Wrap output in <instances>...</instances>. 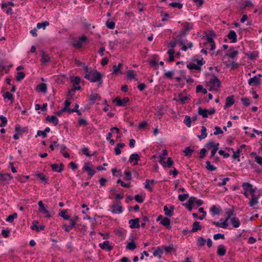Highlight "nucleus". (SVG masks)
<instances>
[{
	"mask_svg": "<svg viewBox=\"0 0 262 262\" xmlns=\"http://www.w3.org/2000/svg\"><path fill=\"white\" fill-rule=\"evenodd\" d=\"M84 78L92 82H98L99 85L103 83L102 75L96 70H91L89 74L84 75Z\"/></svg>",
	"mask_w": 262,
	"mask_h": 262,
	"instance_id": "1",
	"label": "nucleus"
},
{
	"mask_svg": "<svg viewBox=\"0 0 262 262\" xmlns=\"http://www.w3.org/2000/svg\"><path fill=\"white\" fill-rule=\"evenodd\" d=\"M209 83L212 85V88L209 89V91H211L212 90H216V88L221 87L220 80L214 75L212 76L210 79Z\"/></svg>",
	"mask_w": 262,
	"mask_h": 262,
	"instance_id": "2",
	"label": "nucleus"
},
{
	"mask_svg": "<svg viewBox=\"0 0 262 262\" xmlns=\"http://www.w3.org/2000/svg\"><path fill=\"white\" fill-rule=\"evenodd\" d=\"M129 100V99L127 97H124L122 100L121 99L120 97H117L113 100V101L114 102H116L117 105L119 106H125Z\"/></svg>",
	"mask_w": 262,
	"mask_h": 262,
	"instance_id": "3",
	"label": "nucleus"
},
{
	"mask_svg": "<svg viewBox=\"0 0 262 262\" xmlns=\"http://www.w3.org/2000/svg\"><path fill=\"white\" fill-rule=\"evenodd\" d=\"M112 208V212L113 213H120L122 212V207L121 206V202L120 201L116 203H114L111 206Z\"/></svg>",
	"mask_w": 262,
	"mask_h": 262,
	"instance_id": "4",
	"label": "nucleus"
},
{
	"mask_svg": "<svg viewBox=\"0 0 262 262\" xmlns=\"http://www.w3.org/2000/svg\"><path fill=\"white\" fill-rule=\"evenodd\" d=\"M140 219L136 218L135 219H131L129 221V227L131 229L139 228L140 227Z\"/></svg>",
	"mask_w": 262,
	"mask_h": 262,
	"instance_id": "5",
	"label": "nucleus"
},
{
	"mask_svg": "<svg viewBox=\"0 0 262 262\" xmlns=\"http://www.w3.org/2000/svg\"><path fill=\"white\" fill-rule=\"evenodd\" d=\"M260 83L261 80L257 76H255L248 80V84L250 85L258 86Z\"/></svg>",
	"mask_w": 262,
	"mask_h": 262,
	"instance_id": "6",
	"label": "nucleus"
},
{
	"mask_svg": "<svg viewBox=\"0 0 262 262\" xmlns=\"http://www.w3.org/2000/svg\"><path fill=\"white\" fill-rule=\"evenodd\" d=\"M38 206H39V210L40 212L46 214L45 217H50L51 215L49 214V212L48 210H47L44 205L41 201H40L38 202Z\"/></svg>",
	"mask_w": 262,
	"mask_h": 262,
	"instance_id": "7",
	"label": "nucleus"
},
{
	"mask_svg": "<svg viewBox=\"0 0 262 262\" xmlns=\"http://www.w3.org/2000/svg\"><path fill=\"white\" fill-rule=\"evenodd\" d=\"M87 38L85 36H83L79 38V39L75 40L73 45L76 48H80L82 46L83 43L86 41Z\"/></svg>",
	"mask_w": 262,
	"mask_h": 262,
	"instance_id": "8",
	"label": "nucleus"
},
{
	"mask_svg": "<svg viewBox=\"0 0 262 262\" xmlns=\"http://www.w3.org/2000/svg\"><path fill=\"white\" fill-rule=\"evenodd\" d=\"M32 224L33 225L31 226V229L33 230H36L37 232L43 230L45 228V226L43 225L37 226V224H38V222L37 221H34Z\"/></svg>",
	"mask_w": 262,
	"mask_h": 262,
	"instance_id": "9",
	"label": "nucleus"
},
{
	"mask_svg": "<svg viewBox=\"0 0 262 262\" xmlns=\"http://www.w3.org/2000/svg\"><path fill=\"white\" fill-rule=\"evenodd\" d=\"M51 167L53 171L61 172L63 170L64 165L61 163L60 164L59 167V165L57 164H52L51 165Z\"/></svg>",
	"mask_w": 262,
	"mask_h": 262,
	"instance_id": "10",
	"label": "nucleus"
},
{
	"mask_svg": "<svg viewBox=\"0 0 262 262\" xmlns=\"http://www.w3.org/2000/svg\"><path fill=\"white\" fill-rule=\"evenodd\" d=\"M70 225H63L62 228L67 232H69L71 230H72L75 226L76 223L73 221V219L70 220Z\"/></svg>",
	"mask_w": 262,
	"mask_h": 262,
	"instance_id": "11",
	"label": "nucleus"
},
{
	"mask_svg": "<svg viewBox=\"0 0 262 262\" xmlns=\"http://www.w3.org/2000/svg\"><path fill=\"white\" fill-rule=\"evenodd\" d=\"M89 163H85L83 166V169L86 171L88 172L89 176H90L91 177L95 174V173H96V171L94 169L91 168L89 166Z\"/></svg>",
	"mask_w": 262,
	"mask_h": 262,
	"instance_id": "12",
	"label": "nucleus"
},
{
	"mask_svg": "<svg viewBox=\"0 0 262 262\" xmlns=\"http://www.w3.org/2000/svg\"><path fill=\"white\" fill-rule=\"evenodd\" d=\"M228 38L231 40V42L235 43L237 41V35L235 32L230 30L227 36Z\"/></svg>",
	"mask_w": 262,
	"mask_h": 262,
	"instance_id": "13",
	"label": "nucleus"
},
{
	"mask_svg": "<svg viewBox=\"0 0 262 262\" xmlns=\"http://www.w3.org/2000/svg\"><path fill=\"white\" fill-rule=\"evenodd\" d=\"M174 209V207L172 205H171L170 207V209H168L167 206H165L164 207V211L165 212V214L169 217H171L173 215V211Z\"/></svg>",
	"mask_w": 262,
	"mask_h": 262,
	"instance_id": "14",
	"label": "nucleus"
},
{
	"mask_svg": "<svg viewBox=\"0 0 262 262\" xmlns=\"http://www.w3.org/2000/svg\"><path fill=\"white\" fill-rule=\"evenodd\" d=\"M99 247L102 249H106L108 251H111L113 249V247L110 245L108 241H105L103 243L99 244Z\"/></svg>",
	"mask_w": 262,
	"mask_h": 262,
	"instance_id": "15",
	"label": "nucleus"
},
{
	"mask_svg": "<svg viewBox=\"0 0 262 262\" xmlns=\"http://www.w3.org/2000/svg\"><path fill=\"white\" fill-rule=\"evenodd\" d=\"M179 42L180 45L182 46L181 50L184 51H187L188 48H191L193 47L192 42H189L187 45H185L183 40H179Z\"/></svg>",
	"mask_w": 262,
	"mask_h": 262,
	"instance_id": "16",
	"label": "nucleus"
},
{
	"mask_svg": "<svg viewBox=\"0 0 262 262\" xmlns=\"http://www.w3.org/2000/svg\"><path fill=\"white\" fill-rule=\"evenodd\" d=\"M212 223L216 227H222L223 228H226L228 226V222L225 220L221 223L216 221H212Z\"/></svg>",
	"mask_w": 262,
	"mask_h": 262,
	"instance_id": "17",
	"label": "nucleus"
},
{
	"mask_svg": "<svg viewBox=\"0 0 262 262\" xmlns=\"http://www.w3.org/2000/svg\"><path fill=\"white\" fill-rule=\"evenodd\" d=\"M238 52L237 51L234 50L232 48L230 49L228 53L226 54V56H229L230 58L233 59L237 56Z\"/></svg>",
	"mask_w": 262,
	"mask_h": 262,
	"instance_id": "18",
	"label": "nucleus"
},
{
	"mask_svg": "<svg viewBox=\"0 0 262 262\" xmlns=\"http://www.w3.org/2000/svg\"><path fill=\"white\" fill-rule=\"evenodd\" d=\"M226 249L223 245H220L217 247V254L220 256H223L225 255Z\"/></svg>",
	"mask_w": 262,
	"mask_h": 262,
	"instance_id": "19",
	"label": "nucleus"
},
{
	"mask_svg": "<svg viewBox=\"0 0 262 262\" xmlns=\"http://www.w3.org/2000/svg\"><path fill=\"white\" fill-rule=\"evenodd\" d=\"M46 119L47 121L53 123L54 125H56L58 123V119L55 116H48Z\"/></svg>",
	"mask_w": 262,
	"mask_h": 262,
	"instance_id": "20",
	"label": "nucleus"
},
{
	"mask_svg": "<svg viewBox=\"0 0 262 262\" xmlns=\"http://www.w3.org/2000/svg\"><path fill=\"white\" fill-rule=\"evenodd\" d=\"M140 160V156L137 154H132L129 157V162L130 163L133 162L134 160L135 161V163L134 164V165H137L138 164V161Z\"/></svg>",
	"mask_w": 262,
	"mask_h": 262,
	"instance_id": "21",
	"label": "nucleus"
},
{
	"mask_svg": "<svg viewBox=\"0 0 262 262\" xmlns=\"http://www.w3.org/2000/svg\"><path fill=\"white\" fill-rule=\"evenodd\" d=\"M101 100L100 96L97 93L92 94L90 96V100L94 103L96 101H100Z\"/></svg>",
	"mask_w": 262,
	"mask_h": 262,
	"instance_id": "22",
	"label": "nucleus"
},
{
	"mask_svg": "<svg viewBox=\"0 0 262 262\" xmlns=\"http://www.w3.org/2000/svg\"><path fill=\"white\" fill-rule=\"evenodd\" d=\"M35 176L37 178L39 179L41 181H43L45 183H48V179L45 176V175L42 173H39L38 172H36Z\"/></svg>",
	"mask_w": 262,
	"mask_h": 262,
	"instance_id": "23",
	"label": "nucleus"
},
{
	"mask_svg": "<svg viewBox=\"0 0 262 262\" xmlns=\"http://www.w3.org/2000/svg\"><path fill=\"white\" fill-rule=\"evenodd\" d=\"M231 223L234 228H238L240 225V221L235 216L231 218Z\"/></svg>",
	"mask_w": 262,
	"mask_h": 262,
	"instance_id": "24",
	"label": "nucleus"
},
{
	"mask_svg": "<svg viewBox=\"0 0 262 262\" xmlns=\"http://www.w3.org/2000/svg\"><path fill=\"white\" fill-rule=\"evenodd\" d=\"M161 223L163 226H166L167 229L169 230L171 228V227L170 226V219H169L167 217H164L163 220H162Z\"/></svg>",
	"mask_w": 262,
	"mask_h": 262,
	"instance_id": "25",
	"label": "nucleus"
},
{
	"mask_svg": "<svg viewBox=\"0 0 262 262\" xmlns=\"http://www.w3.org/2000/svg\"><path fill=\"white\" fill-rule=\"evenodd\" d=\"M41 61L43 63H46L51 61L50 57H49V56L48 54H46L44 52H41Z\"/></svg>",
	"mask_w": 262,
	"mask_h": 262,
	"instance_id": "26",
	"label": "nucleus"
},
{
	"mask_svg": "<svg viewBox=\"0 0 262 262\" xmlns=\"http://www.w3.org/2000/svg\"><path fill=\"white\" fill-rule=\"evenodd\" d=\"M202 226L200 225L199 222L195 221L192 224V229H191L192 232H195L199 230H201Z\"/></svg>",
	"mask_w": 262,
	"mask_h": 262,
	"instance_id": "27",
	"label": "nucleus"
},
{
	"mask_svg": "<svg viewBox=\"0 0 262 262\" xmlns=\"http://www.w3.org/2000/svg\"><path fill=\"white\" fill-rule=\"evenodd\" d=\"M246 55L250 60H254L258 57V53L257 51H254L247 53Z\"/></svg>",
	"mask_w": 262,
	"mask_h": 262,
	"instance_id": "28",
	"label": "nucleus"
},
{
	"mask_svg": "<svg viewBox=\"0 0 262 262\" xmlns=\"http://www.w3.org/2000/svg\"><path fill=\"white\" fill-rule=\"evenodd\" d=\"M234 96H230L226 98V106L229 107L232 105L234 103V100L233 98Z\"/></svg>",
	"mask_w": 262,
	"mask_h": 262,
	"instance_id": "29",
	"label": "nucleus"
},
{
	"mask_svg": "<svg viewBox=\"0 0 262 262\" xmlns=\"http://www.w3.org/2000/svg\"><path fill=\"white\" fill-rule=\"evenodd\" d=\"M173 161L172 159L170 157L167 158V161L165 162L162 166L164 168H170L173 164Z\"/></svg>",
	"mask_w": 262,
	"mask_h": 262,
	"instance_id": "30",
	"label": "nucleus"
},
{
	"mask_svg": "<svg viewBox=\"0 0 262 262\" xmlns=\"http://www.w3.org/2000/svg\"><path fill=\"white\" fill-rule=\"evenodd\" d=\"M210 212L213 215H217L221 212V209L217 207L215 205H213L210 209Z\"/></svg>",
	"mask_w": 262,
	"mask_h": 262,
	"instance_id": "31",
	"label": "nucleus"
},
{
	"mask_svg": "<svg viewBox=\"0 0 262 262\" xmlns=\"http://www.w3.org/2000/svg\"><path fill=\"white\" fill-rule=\"evenodd\" d=\"M198 114L200 115H201L204 118L208 117V110L203 109L201 107H199L198 108Z\"/></svg>",
	"mask_w": 262,
	"mask_h": 262,
	"instance_id": "32",
	"label": "nucleus"
},
{
	"mask_svg": "<svg viewBox=\"0 0 262 262\" xmlns=\"http://www.w3.org/2000/svg\"><path fill=\"white\" fill-rule=\"evenodd\" d=\"M125 146V144L123 143H119L117 144L116 148H115V152L116 155H119L121 154V148H123Z\"/></svg>",
	"mask_w": 262,
	"mask_h": 262,
	"instance_id": "33",
	"label": "nucleus"
},
{
	"mask_svg": "<svg viewBox=\"0 0 262 262\" xmlns=\"http://www.w3.org/2000/svg\"><path fill=\"white\" fill-rule=\"evenodd\" d=\"M206 130H207V129L205 126H202L201 135L198 136V137L199 138L200 140L204 139L207 137Z\"/></svg>",
	"mask_w": 262,
	"mask_h": 262,
	"instance_id": "34",
	"label": "nucleus"
},
{
	"mask_svg": "<svg viewBox=\"0 0 262 262\" xmlns=\"http://www.w3.org/2000/svg\"><path fill=\"white\" fill-rule=\"evenodd\" d=\"M70 79L71 82L73 83V85H78L80 82V78L78 76H71Z\"/></svg>",
	"mask_w": 262,
	"mask_h": 262,
	"instance_id": "35",
	"label": "nucleus"
},
{
	"mask_svg": "<svg viewBox=\"0 0 262 262\" xmlns=\"http://www.w3.org/2000/svg\"><path fill=\"white\" fill-rule=\"evenodd\" d=\"M187 68H188L190 70L194 69V70L200 71L201 69V68L200 66H199L198 65H196V64L192 63V62H190L189 64H188L187 65Z\"/></svg>",
	"mask_w": 262,
	"mask_h": 262,
	"instance_id": "36",
	"label": "nucleus"
},
{
	"mask_svg": "<svg viewBox=\"0 0 262 262\" xmlns=\"http://www.w3.org/2000/svg\"><path fill=\"white\" fill-rule=\"evenodd\" d=\"M123 63H119L118 66L114 65L113 68V74H117L118 73H121L120 68L122 67Z\"/></svg>",
	"mask_w": 262,
	"mask_h": 262,
	"instance_id": "37",
	"label": "nucleus"
},
{
	"mask_svg": "<svg viewBox=\"0 0 262 262\" xmlns=\"http://www.w3.org/2000/svg\"><path fill=\"white\" fill-rule=\"evenodd\" d=\"M252 199L250 200L249 204L250 206H253L258 203V197L255 195H252Z\"/></svg>",
	"mask_w": 262,
	"mask_h": 262,
	"instance_id": "38",
	"label": "nucleus"
},
{
	"mask_svg": "<svg viewBox=\"0 0 262 262\" xmlns=\"http://www.w3.org/2000/svg\"><path fill=\"white\" fill-rule=\"evenodd\" d=\"M206 240L203 237L199 236L197 239V246L199 247H203L205 245Z\"/></svg>",
	"mask_w": 262,
	"mask_h": 262,
	"instance_id": "39",
	"label": "nucleus"
},
{
	"mask_svg": "<svg viewBox=\"0 0 262 262\" xmlns=\"http://www.w3.org/2000/svg\"><path fill=\"white\" fill-rule=\"evenodd\" d=\"M127 77L128 79H134L135 80L138 79L136 78V74H134L133 70H128L126 72Z\"/></svg>",
	"mask_w": 262,
	"mask_h": 262,
	"instance_id": "40",
	"label": "nucleus"
},
{
	"mask_svg": "<svg viewBox=\"0 0 262 262\" xmlns=\"http://www.w3.org/2000/svg\"><path fill=\"white\" fill-rule=\"evenodd\" d=\"M37 89L39 90L40 92H42L44 93L47 92V84L45 83H41L37 86Z\"/></svg>",
	"mask_w": 262,
	"mask_h": 262,
	"instance_id": "41",
	"label": "nucleus"
},
{
	"mask_svg": "<svg viewBox=\"0 0 262 262\" xmlns=\"http://www.w3.org/2000/svg\"><path fill=\"white\" fill-rule=\"evenodd\" d=\"M232 150L233 152V154L232 156V158L234 159H237V161L239 162L240 161L239 154L242 152V150L241 149H238L236 150V151H234L233 149Z\"/></svg>",
	"mask_w": 262,
	"mask_h": 262,
	"instance_id": "42",
	"label": "nucleus"
},
{
	"mask_svg": "<svg viewBox=\"0 0 262 262\" xmlns=\"http://www.w3.org/2000/svg\"><path fill=\"white\" fill-rule=\"evenodd\" d=\"M136 248V245L133 240L132 239V241L131 242H129L127 246H126V249L130 250H133Z\"/></svg>",
	"mask_w": 262,
	"mask_h": 262,
	"instance_id": "43",
	"label": "nucleus"
},
{
	"mask_svg": "<svg viewBox=\"0 0 262 262\" xmlns=\"http://www.w3.org/2000/svg\"><path fill=\"white\" fill-rule=\"evenodd\" d=\"M196 93H202L203 94H206L207 93V91L206 89L203 88L202 85H198L196 87Z\"/></svg>",
	"mask_w": 262,
	"mask_h": 262,
	"instance_id": "44",
	"label": "nucleus"
},
{
	"mask_svg": "<svg viewBox=\"0 0 262 262\" xmlns=\"http://www.w3.org/2000/svg\"><path fill=\"white\" fill-rule=\"evenodd\" d=\"M25 77V74L23 72H18L17 73V75L15 77V79L17 81H20L23 79Z\"/></svg>",
	"mask_w": 262,
	"mask_h": 262,
	"instance_id": "45",
	"label": "nucleus"
},
{
	"mask_svg": "<svg viewBox=\"0 0 262 262\" xmlns=\"http://www.w3.org/2000/svg\"><path fill=\"white\" fill-rule=\"evenodd\" d=\"M49 25V23L48 21H45L41 23H38L37 24V28L45 29Z\"/></svg>",
	"mask_w": 262,
	"mask_h": 262,
	"instance_id": "46",
	"label": "nucleus"
},
{
	"mask_svg": "<svg viewBox=\"0 0 262 262\" xmlns=\"http://www.w3.org/2000/svg\"><path fill=\"white\" fill-rule=\"evenodd\" d=\"M206 168L208 170L212 171L216 170V167H215L213 165H211L210 161H206Z\"/></svg>",
	"mask_w": 262,
	"mask_h": 262,
	"instance_id": "47",
	"label": "nucleus"
},
{
	"mask_svg": "<svg viewBox=\"0 0 262 262\" xmlns=\"http://www.w3.org/2000/svg\"><path fill=\"white\" fill-rule=\"evenodd\" d=\"M194 151L193 149L190 148V147H187L183 150L184 155L185 156H191L192 152Z\"/></svg>",
	"mask_w": 262,
	"mask_h": 262,
	"instance_id": "48",
	"label": "nucleus"
},
{
	"mask_svg": "<svg viewBox=\"0 0 262 262\" xmlns=\"http://www.w3.org/2000/svg\"><path fill=\"white\" fill-rule=\"evenodd\" d=\"M66 213L67 210L63 209L60 211L59 215L62 217H63L64 220H71V219L70 218V216L66 214Z\"/></svg>",
	"mask_w": 262,
	"mask_h": 262,
	"instance_id": "49",
	"label": "nucleus"
},
{
	"mask_svg": "<svg viewBox=\"0 0 262 262\" xmlns=\"http://www.w3.org/2000/svg\"><path fill=\"white\" fill-rule=\"evenodd\" d=\"M17 217V214L16 213H14L12 214H11L8 216L6 219V221L9 223H12L15 219Z\"/></svg>",
	"mask_w": 262,
	"mask_h": 262,
	"instance_id": "50",
	"label": "nucleus"
},
{
	"mask_svg": "<svg viewBox=\"0 0 262 262\" xmlns=\"http://www.w3.org/2000/svg\"><path fill=\"white\" fill-rule=\"evenodd\" d=\"M3 97L5 98V99H8V100H10L11 102H13V95L12 94H11L10 92H6L4 95H3Z\"/></svg>",
	"mask_w": 262,
	"mask_h": 262,
	"instance_id": "51",
	"label": "nucleus"
},
{
	"mask_svg": "<svg viewBox=\"0 0 262 262\" xmlns=\"http://www.w3.org/2000/svg\"><path fill=\"white\" fill-rule=\"evenodd\" d=\"M71 104V102H70L68 99H67L64 101V107L63 108V111H67V112L69 114L70 113V110H71V108H70L69 106Z\"/></svg>",
	"mask_w": 262,
	"mask_h": 262,
	"instance_id": "52",
	"label": "nucleus"
},
{
	"mask_svg": "<svg viewBox=\"0 0 262 262\" xmlns=\"http://www.w3.org/2000/svg\"><path fill=\"white\" fill-rule=\"evenodd\" d=\"M184 123L188 127H190L191 125V118L189 116H186L184 120Z\"/></svg>",
	"mask_w": 262,
	"mask_h": 262,
	"instance_id": "53",
	"label": "nucleus"
},
{
	"mask_svg": "<svg viewBox=\"0 0 262 262\" xmlns=\"http://www.w3.org/2000/svg\"><path fill=\"white\" fill-rule=\"evenodd\" d=\"M163 253L162 250L158 247L156 250H155L153 253V255L154 256H159L160 258H161V255Z\"/></svg>",
	"mask_w": 262,
	"mask_h": 262,
	"instance_id": "54",
	"label": "nucleus"
},
{
	"mask_svg": "<svg viewBox=\"0 0 262 262\" xmlns=\"http://www.w3.org/2000/svg\"><path fill=\"white\" fill-rule=\"evenodd\" d=\"M15 131L17 132H20L21 133H25L27 131L28 129L27 127H24L22 128L19 125H16L15 127Z\"/></svg>",
	"mask_w": 262,
	"mask_h": 262,
	"instance_id": "55",
	"label": "nucleus"
},
{
	"mask_svg": "<svg viewBox=\"0 0 262 262\" xmlns=\"http://www.w3.org/2000/svg\"><path fill=\"white\" fill-rule=\"evenodd\" d=\"M112 171L114 176L121 177L122 176V171L121 170H117L116 168H113Z\"/></svg>",
	"mask_w": 262,
	"mask_h": 262,
	"instance_id": "56",
	"label": "nucleus"
},
{
	"mask_svg": "<svg viewBox=\"0 0 262 262\" xmlns=\"http://www.w3.org/2000/svg\"><path fill=\"white\" fill-rule=\"evenodd\" d=\"M179 101L182 104L185 103V101L188 99V97L187 96L183 97L181 94H178Z\"/></svg>",
	"mask_w": 262,
	"mask_h": 262,
	"instance_id": "57",
	"label": "nucleus"
},
{
	"mask_svg": "<svg viewBox=\"0 0 262 262\" xmlns=\"http://www.w3.org/2000/svg\"><path fill=\"white\" fill-rule=\"evenodd\" d=\"M253 6V4L250 1H247L242 4L241 8L245 9L247 7H251Z\"/></svg>",
	"mask_w": 262,
	"mask_h": 262,
	"instance_id": "58",
	"label": "nucleus"
},
{
	"mask_svg": "<svg viewBox=\"0 0 262 262\" xmlns=\"http://www.w3.org/2000/svg\"><path fill=\"white\" fill-rule=\"evenodd\" d=\"M169 6L173 8H178L179 9H181L182 8L183 4L177 2H172L170 3Z\"/></svg>",
	"mask_w": 262,
	"mask_h": 262,
	"instance_id": "59",
	"label": "nucleus"
},
{
	"mask_svg": "<svg viewBox=\"0 0 262 262\" xmlns=\"http://www.w3.org/2000/svg\"><path fill=\"white\" fill-rule=\"evenodd\" d=\"M183 25L184 28V30L186 32L189 31L193 28V25L191 24L188 23H185V24H183Z\"/></svg>",
	"mask_w": 262,
	"mask_h": 262,
	"instance_id": "60",
	"label": "nucleus"
},
{
	"mask_svg": "<svg viewBox=\"0 0 262 262\" xmlns=\"http://www.w3.org/2000/svg\"><path fill=\"white\" fill-rule=\"evenodd\" d=\"M106 26L108 28L110 29H113L115 28V23L113 21H110L109 20H107L106 22Z\"/></svg>",
	"mask_w": 262,
	"mask_h": 262,
	"instance_id": "61",
	"label": "nucleus"
},
{
	"mask_svg": "<svg viewBox=\"0 0 262 262\" xmlns=\"http://www.w3.org/2000/svg\"><path fill=\"white\" fill-rule=\"evenodd\" d=\"M242 103L245 106H249L251 104V101L248 98H242L241 99Z\"/></svg>",
	"mask_w": 262,
	"mask_h": 262,
	"instance_id": "62",
	"label": "nucleus"
},
{
	"mask_svg": "<svg viewBox=\"0 0 262 262\" xmlns=\"http://www.w3.org/2000/svg\"><path fill=\"white\" fill-rule=\"evenodd\" d=\"M0 119L1 120V123L0 124V127L5 126L7 122V119L5 116L2 115L0 116Z\"/></svg>",
	"mask_w": 262,
	"mask_h": 262,
	"instance_id": "63",
	"label": "nucleus"
},
{
	"mask_svg": "<svg viewBox=\"0 0 262 262\" xmlns=\"http://www.w3.org/2000/svg\"><path fill=\"white\" fill-rule=\"evenodd\" d=\"M75 91L73 89L69 90L68 94L67 95V98L68 99H71L72 97L74 95Z\"/></svg>",
	"mask_w": 262,
	"mask_h": 262,
	"instance_id": "64",
	"label": "nucleus"
}]
</instances>
